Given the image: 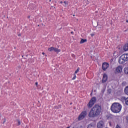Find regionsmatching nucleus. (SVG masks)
<instances>
[{"mask_svg":"<svg viewBox=\"0 0 128 128\" xmlns=\"http://www.w3.org/2000/svg\"><path fill=\"white\" fill-rule=\"evenodd\" d=\"M121 100H125L126 104L128 106V97L127 98L124 96L122 97Z\"/></svg>","mask_w":128,"mask_h":128,"instance_id":"9d476101","label":"nucleus"},{"mask_svg":"<svg viewBox=\"0 0 128 128\" xmlns=\"http://www.w3.org/2000/svg\"><path fill=\"white\" fill-rule=\"evenodd\" d=\"M96 97L92 98L87 105L88 108H92V106L94 104H96Z\"/></svg>","mask_w":128,"mask_h":128,"instance_id":"20e7f679","label":"nucleus"},{"mask_svg":"<svg viewBox=\"0 0 128 128\" xmlns=\"http://www.w3.org/2000/svg\"><path fill=\"white\" fill-rule=\"evenodd\" d=\"M128 54H124L122 55L118 60V62L120 64H124L125 62H128Z\"/></svg>","mask_w":128,"mask_h":128,"instance_id":"7ed1b4c3","label":"nucleus"},{"mask_svg":"<svg viewBox=\"0 0 128 128\" xmlns=\"http://www.w3.org/2000/svg\"><path fill=\"white\" fill-rule=\"evenodd\" d=\"M71 34H74V32H71Z\"/></svg>","mask_w":128,"mask_h":128,"instance_id":"72a5a7b5","label":"nucleus"},{"mask_svg":"<svg viewBox=\"0 0 128 128\" xmlns=\"http://www.w3.org/2000/svg\"><path fill=\"white\" fill-rule=\"evenodd\" d=\"M30 18V16H28V18Z\"/></svg>","mask_w":128,"mask_h":128,"instance_id":"c85d7f7f","label":"nucleus"},{"mask_svg":"<svg viewBox=\"0 0 128 128\" xmlns=\"http://www.w3.org/2000/svg\"><path fill=\"white\" fill-rule=\"evenodd\" d=\"M54 108H58V106H55Z\"/></svg>","mask_w":128,"mask_h":128,"instance_id":"cd10ccee","label":"nucleus"},{"mask_svg":"<svg viewBox=\"0 0 128 128\" xmlns=\"http://www.w3.org/2000/svg\"><path fill=\"white\" fill-rule=\"evenodd\" d=\"M108 66H110V64H108V63L104 62L102 64V68L103 70H106Z\"/></svg>","mask_w":128,"mask_h":128,"instance_id":"0eeeda50","label":"nucleus"},{"mask_svg":"<svg viewBox=\"0 0 128 128\" xmlns=\"http://www.w3.org/2000/svg\"><path fill=\"white\" fill-rule=\"evenodd\" d=\"M91 58H92V60H94V57H92V56H91Z\"/></svg>","mask_w":128,"mask_h":128,"instance_id":"c756f323","label":"nucleus"},{"mask_svg":"<svg viewBox=\"0 0 128 128\" xmlns=\"http://www.w3.org/2000/svg\"><path fill=\"white\" fill-rule=\"evenodd\" d=\"M72 58H76V55H74V54H72Z\"/></svg>","mask_w":128,"mask_h":128,"instance_id":"b1692460","label":"nucleus"},{"mask_svg":"<svg viewBox=\"0 0 128 128\" xmlns=\"http://www.w3.org/2000/svg\"><path fill=\"white\" fill-rule=\"evenodd\" d=\"M86 111H83L81 112V114L79 115L78 116V120H84V118L86 116Z\"/></svg>","mask_w":128,"mask_h":128,"instance_id":"39448f33","label":"nucleus"},{"mask_svg":"<svg viewBox=\"0 0 128 128\" xmlns=\"http://www.w3.org/2000/svg\"><path fill=\"white\" fill-rule=\"evenodd\" d=\"M49 2H52V0H50Z\"/></svg>","mask_w":128,"mask_h":128,"instance_id":"e433bc0d","label":"nucleus"},{"mask_svg":"<svg viewBox=\"0 0 128 128\" xmlns=\"http://www.w3.org/2000/svg\"><path fill=\"white\" fill-rule=\"evenodd\" d=\"M91 36H94V34H90Z\"/></svg>","mask_w":128,"mask_h":128,"instance_id":"a878e982","label":"nucleus"},{"mask_svg":"<svg viewBox=\"0 0 128 128\" xmlns=\"http://www.w3.org/2000/svg\"><path fill=\"white\" fill-rule=\"evenodd\" d=\"M72 104V102L70 103V104Z\"/></svg>","mask_w":128,"mask_h":128,"instance_id":"c9c22d12","label":"nucleus"},{"mask_svg":"<svg viewBox=\"0 0 128 128\" xmlns=\"http://www.w3.org/2000/svg\"><path fill=\"white\" fill-rule=\"evenodd\" d=\"M6 122V118H4L3 119V122H2V124H4V123H5Z\"/></svg>","mask_w":128,"mask_h":128,"instance_id":"aec40b11","label":"nucleus"},{"mask_svg":"<svg viewBox=\"0 0 128 128\" xmlns=\"http://www.w3.org/2000/svg\"><path fill=\"white\" fill-rule=\"evenodd\" d=\"M42 54H44V52H42Z\"/></svg>","mask_w":128,"mask_h":128,"instance_id":"2f4dec72","label":"nucleus"},{"mask_svg":"<svg viewBox=\"0 0 128 128\" xmlns=\"http://www.w3.org/2000/svg\"><path fill=\"white\" fill-rule=\"evenodd\" d=\"M88 42V40L86 39H81V40L80 41V44H84V42Z\"/></svg>","mask_w":128,"mask_h":128,"instance_id":"f8f14e48","label":"nucleus"},{"mask_svg":"<svg viewBox=\"0 0 128 128\" xmlns=\"http://www.w3.org/2000/svg\"><path fill=\"white\" fill-rule=\"evenodd\" d=\"M108 80V75L106 74H104L103 76L102 82H106Z\"/></svg>","mask_w":128,"mask_h":128,"instance_id":"1a4fd4ad","label":"nucleus"},{"mask_svg":"<svg viewBox=\"0 0 128 128\" xmlns=\"http://www.w3.org/2000/svg\"><path fill=\"white\" fill-rule=\"evenodd\" d=\"M124 72L126 74H128V67H126L124 68Z\"/></svg>","mask_w":128,"mask_h":128,"instance_id":"4468645a","label":"nucleus"},{"mask_svg":"<svg viewBox=\"0 0 128 128\" xmlns=\"http://www.w3.org/2000/svg\"><path fill=\"white\" fill-rule=\"evenodd\" d=\"M122 72V66H118L116 68V72L120 74Z\"/></svg>","mask_w":128,"mask_h":128,"instance_id":"6e6552de","label":"nucleus"},{"mask_svg":"<svg viewBox=\"0 0 128 128\" xmlns=\"http://www.w3.org/2000/svg\"><path fill=\"white\" fill-rule=\"evenodd\" d=\"M88 128H94V125L92 124L88 125Z\"/></svg>","mask_w":128,"mask_h":128,"instance_id":"2eb2a0df","label":"nucleus"},{"mask_svg":"<svg viewBox=\"0 0 128 128\" xmlns=\"http://www.w3.org/2000/svg\"><path fill=\"white\" fill-rule=\"evenodd\" d=\"M126 120H127L128 121V116L126 117Z\"/></svg>","mask_w":128,"mask_h":128,"instance_id":"f704fd0d","label":"nucleus"},{"mask_svg":"<svg viewBox=\"0 0 128 128\" xmlns=\"http://www.w3.org/2000/svg\"><path fill=\"white\" fill-rule=\"evenodd\" d=\"M18 126H20V120H18Z\"/></svg>","mask_w":128,"mask_h":128,"instance_id":"4be33fe9","label":"nucleus"},{"mask_svg":"<svg viewBox=\"0 0 128 128\" xmlns=\"http://www.w3.org/2000/svg\"><path fill=\"white\" fill-rule=\"evenodd\" d=\"M94 92H96V90H94Z\"/></svg>","mask_w":128,"mask_h":128,"instance_id":"ea45409f","label":"nucleus"},{"mask_svg":"<svg viewBox=\"0 0 128 128\" xmlns=\"http://www.w3.org/2000/svg\"><path fill=\"white\" fill-rule=\"evenodd\" d=\"M76 73H74V76H76Z\"/></svg>","mask_w":128,"mask_h":128,"instance_id":"bb28decb","label":"nucleus"},{"mask_svg":"<svg viewBox=\"0 0 128 128\" xmlns=\"http://www.w3.org/2000/svg\"><path fill=\"white\" fill-rule=\"evenodd\" d=\"M73 16H74V14Z\"/></svg>","mask_w":128,"mask_h":128,"instance_id":"58836bf2","label":"nucleus"},{"mask_svg":"<svg viewBox=\"0 0 128 128\" xmlns=\"http://www.w3.org/2000/svg\"><path fill=\"white\" fill-rule=\"evenodd\" d=\"M126 22H128V20Z\"/></svg>","mask_w":128,"mask_h":128,"instance_id":"4c0bfd02","label":"nucleus"},{"mask_svg":"<svg viewBox=\"0 0 128 128\" xmlns=\"http://www.w3.org/2000/svg\"><path fill=\"white\" fill-rule=\"evenodd\" d=\"M93 26H94V28H96V26H98V22H94L93 23Z\"/></svg>","mask_w":128,"mask_h":128,"instance_id":"a211bd4d","label":"nucleus"},{"mask_svg":"<svg viewBox=\"0 0 128 128\" xmlns=\"http://www.w3.org/2000/svg\"><path fill=\"white\" fill-rule=\"evenodd\" d=\"M55 49H56V48L51 47V48H48V50L49 52H54Z\"/></svg>","mask_w":128,"mask_h":128,"instance_id":"ddd939ff","label":"nucleus"},{"mask_svg":"<svg viewBox=\"0 0 128 128\" xmlns=\"http://www.w3.org/2000/svg\"><path fill=\"white\" fill-rule=\"evenodd\" d=\"M124 52H126L128 50V43L124 46Z\"/></svg>","mask_w":128,"mask_h":128,"instance_id":"9b49d317","label":"nucleus"},{"mask_svg":"<svg viewBox=\"0 0 128 128\" xmlns=\"http://www.w3.org/2000/svg\"><path fill=\"white\" fill-rule=\"evenodd\" d=\"M110 110L112 112L118 114L122 110V105L120 103L114 102L112 104Z\"/></svg>","mask_w":128,"mask_h":128,"instance_id":"f03ea898","label":"nucleus"},{"mask_svg":"<svg viewBox=\"0 0 128 128\" xmlns=\"http://www.w3.org/2000/svg\"><path fill=\"white\" fill-rule=\"evenodd\" d=\"M60 4H62V2L61 1V2H60Z\"/></svg>","mask_w":128,"mask_h":128,"instance_id":"473e14b6","label":"nucleus"},{"mask_svg":"<svg viewBox=\"0 0 128 128\" xmlns=\"http://www.w3.org/2000/svg\"><path fill=\"white\" fill-rule=\"evenodd\" d=\"M76 76H74L72 78V80H76Z\"/></svg>","mask_w":128,"mask_h":128,"instance_id":"5701e85b","label":"nucleus"},{"mask_svg":"<svg viewBox=\"0 0 128 128\" xmlns=\"http://www.w3.org/2000/svg\"><path fill=\"white\" fill-rule=\"evenodd\" d=\"M35 84H36V86H38V82H36L35 83Z\"/></svg>","mask_w":128,"mask_h":128,"instance_id":"393cba45","label":"nucleus"},{"mask_svg":"<svg viewBox=\"0 0 128 128\" xmlns=\"http://www.w3.org/2000/svg\"><path fill=\"white\" fill-rule=\"evenodd\" d=\"M98 128H104V122L102 120L100 121L98 123Z\"/></svg>","mask_w":128,"mask_h":128,"instance_id":"423d86ee","label":"nucleus"},{"mask_svg":"<svg viewBox=\"0 0 128 128\" xmlns=\"http://www.w3.org/2000/svg\"><path fill=\"white\" fill-rule=\"evenodd\" d=\"M102 112V106L98 104H96L90 110L88 114L90 118H96Z\"/></svg>","mask_w":128,"mask_h":128,"instance_id":"f257e3e1","label":"nucleus"},{"mask_svg":"<svg viewBox=\"0 0 128 128\" xmlns=\"http://www.w3.org/2000/svg\"><path fill=\"white\" fill-rule=\"evenodd\" d=\"M124 92L128 96V86H126L124 89Z\"/></svg>","mask_w":128,"mask_h":128,"instance_id":"f3484780","label":"nucleus"},{"mask_svg":"<svg viewBox=\"0 0 128 128\" xmlns=\"http://www.w3.org/2000/svg\"><path fill=\"white\" fill-rule=\"evenodd\" d=\"M92 92L90 94V96H92Z\"/></svg>","mask_w":128,"mask_h":128,"instance_id":"7c9ffc66","label":"nucleus"},{"mask_svg":"<svg viewBox=\"0 0 128 128\" xmlns=\"http://www.w3.org/2000/svg\"><path fill=\"white\" fill-rule=\"evenodd\" d=\"M64 4H65V6H68V1H64Z\"/></svg>","mask_w":128,"mask_h":128,"instance_id":"6ab92c4d","label":"nucleus"},{"mask_svg":"<svg viewBox=\"0 0 128 128\" xmlns=\"http://www.w3.org/2000/svg\"><path fill=\"white\" fill-rule=\"evenodd\" d=\"M56 54H58V52H60V49H58V48H55V50L54 51Z\"/></svg>","mask_w":128,"mask_h":128,"instance_id":"dca6fc26","label":"nucleus"},{"mask_svg":"<svg viewBox=\"0 0 128 128\" xmlns=\"http://www.w3.org/2000/svg\"><path fill=\"white\" fill-rule=\"evenodd\" d=\"M78 72H80V69L79 68H78V69L76 70L75 71L74 73L75 74H77Z\"/></svg>","mask_w":128,"mask_h":128,"instance_id":"412c9836","label":"nucleus"}]
</instances>
